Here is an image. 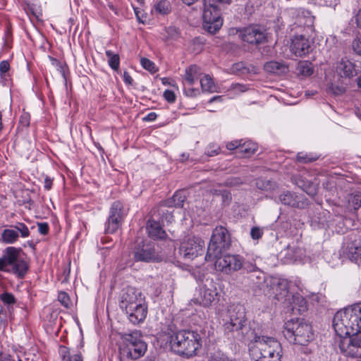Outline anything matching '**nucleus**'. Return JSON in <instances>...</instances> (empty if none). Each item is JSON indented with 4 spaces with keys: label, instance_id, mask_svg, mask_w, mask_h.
I'll list each match as a JSON object with an SVG mask.
<instances>
[{
    "label": "nucleus",
    "instance_id": "1",
    "mask_svg": "<svg viewBox=\"0 0 361 361\" xmlns=\"http://www.w3.org/2000/svg\"><path fill=\"white\" fill-rule=\"evenodd\" d=\"M333 326L337 336L361 334V303H356L338 311Z\"/></svg>",
    "mask_w": 361,
    "mask_h": 361
},
{
    "label": "nucleus",
    "instance_id": "2",
    "mask_svg": "<svg viewBox=\"0 0 361 361\" xmlns=\"http://www.w3.org/2000/svg\"><path fill=\"white\" fill-rule=\"evenodd\" d=\"M250 355L254 361H281L282 347L274 337L258 336L250 348Z\"/></svg>",
    "mask_w": 361,
    "mask_h": 361
},
{
    "label": "nucleus",
    "instance_id": "3",
    "mask_svg": "<svg viewBox=\"0 0 361 361\" xmlns=\"http://www.w3.org/2000/svg\"><path fill=\"white\" fill-rule=\"evenodd\" d=\"M201 341V336L197 331L182 330L171 336L170 343L176 353L189 358L197 355L202 346Z\"/></svg>",
    "mask_w": 361,
    "mask_h": 361
},
{
    "label": "nucleus",
    "instance_id": "4",
    "mask_svg": "<svg viewBox=\"0 0 361 361\" xmlns=\"http://www.w3.org/2000/svg\"><path fill=\"white\" fill-rule=\"evenodd\" d=\"M283 335L295 344L306 345L314 338L312 326L303 319H290L285 322Z\"/></svg>",
    "mask_w": 361,
    "mask_h": 361
},
{
    "label": "nucleus",
    "instance_id": "5",
    "mask_svg": "<svg viewBox=\"0 0 361 361\" xmlns=\"http://www.w3.org/2000/svg\"><path fill=\"white\" fill-rule=\"evenodd\" d=\"M224 331L228 336L238 340L245 338L251 331L242 306H235L229 311V320L224 324Z\"/></svg>",
    "mask_w": 361,
    "mask_h": 361
},
{
    "label": "nucleus",
    "instance_id": "6",
    "mask_svg": "<svg viewBox=\"0 0 361 361\" xmlns=\"http://www.w3.org/2000/svg\"><path fill=\"white\" fill-rule=\"evenodd\" d=\"M231 0H204L202 15L203 27L209 33H215L223 25L220 15L219 4H229Z\"/></svg>",
    "mask_w": 361,
    "mask_h": 361
},
{
    "label": "nucleus",
    "instance_id": "7",
    "mask_svg": "<svg viewBox=\"0 0 361 361\" xmlns=\"http://www.w3.org/2000/svg\"><path fill=\"white\" fill-rule=\"evenodd\" d=\"M231 245L230 235L223 226H217L213 231L205 256L206 261H213Z\"/></svg>",
    "mask_w": 361,
    "mask_h": 361
},
{
    "label": "nucleus",
    "instance_id": "8",
    "mask_svg": "<svg viewBox=\"0 0 361 361\" xmlns=\"http://www.w3.org/2000/svg\"><path fill=\"white\" fill-rule=\"evenodd\" d=\"M123 338L124 345L120 349L122 357L137 360L144 355L147 350V344L142 340L139 331L126 334Z\"/></svg>",
    "mask_w": 361,
    "mask_h": 361
},
{
    "label": "nucleus",
    "instance_id": "9",
    "mask_svg": "<svg viewBox=\"0 0 361 361\" xmlns=\"http://www.w3.org/2000/svg\"><path fill=\"white\" fill-rule=\"evenodd\" d=\"M219 293L216 284L211 278H207L200 286L198 290V296L192 300V301L202 307H208L214 302L218 300Z\"/></svg>",
    "mask_w": 361,
    "mask_h": 361
},
{
    "label": "nucleus",
    "instance_id": "10",
    "mask_svg": "<svg viewBox=\"0 0 361 361\" xmlns=\"http://www.w3.org/2000/svg\"><path fill=\"white\" fill-rule=\"evenodd\" d=\"M336 343L341 353L344 355L351 357L361 356V334L337 336Z\"/></svg>",
    "mask_w": 361,
    "mask_h": 361
},
{
    "label": "nucleus",
    "instance_id": "11",
    "mask_svg": "<svg viewBox=\"0 0 361 361\" xmlns=\"http://www.w3.org/2000/svg\"><path fill=\"white\" fill-rule=\"evenodd\" d=\"M204 242L200 238L188 237L180 243L179 252L184 259L192 260L204 253Z\"/></svg>",
    "mask_w": 361,
    "mask_h": 361
},
{
    "label": "nucleus",
    "instance_id": "12",
    "mask_svg": "<svg viewBox=\"0 0 361 361\" xmlns=\"http://www.w3.org/2000/svg\"><path fill=\"white\" fill-rule=\"evenodd\" d=\"M215 269L226 274H231L243 267V257L239 255H226L215 259Z\"/></svg>",
    "mask_w": 361,
    "mask_h": 361
},
{
    "label": "nucleus",
    "instance_id": "13",
    "mask_svg": "<svg viewBox=\"0 0 361 361\" xmlns=\"http://www.w3.org/2000/svg\"><path fill=\"white\" fill-rule=\"evenodd\" d=\"M30 234L29 228L24 223L17 222L2 231L1 240L5 244H14L18 240L20 236L26 238L30 236Z\"/></svg>",
    "mask_w": 361,
    "mask_h": 361
},
{
    "label": "nucleus",
    "instance_id": "14",
    "mask_svg": "<svg viewBox=\"0 0 361 361\" xmlns=\"http://www.w3.org/2000/svg\"><path fill=\"white\" fill-rule=\"evenodd\" d=\"M290 50L296 56L302 57L311 51V42L305 33L295 34L291 38Z\"/></svg>",
    "mask_w": 361,
    "mask_h": 361
},
{
    "label": "nucleus",
    "instance_id": "15",
    "mask_svg": "<svg viewBox=\"0 0 361 361\" xmlns=\"http://www.w3.org/2000/svg\"><path fill=\"white\" fill-rule=\"evenodd\" d=\"M145 298L140 290L128 287L121 294L119 305L123 310L126 311L139 302H143Z\"/></svg>",
    "mask_w": 361,
    "mask_h": 361
},
{
    "label": "nucleus",
    "instance_id": "16",
    "mask_svg": "<svg viewBox=\"0 0 361 361\" xmlns=\"http://www.w3.org/2000/svg\"><path fill=\"white\" fill-rule=\"evenodd\" d=\"M239 37L245 42L259 44L266 41L265 33L258 27L250 26L239 31Z\"/></svg>",
    "mask_w": 361,
    "mask_h": 361
},
{
    "label": "nucleus",
    "instance_id": "17",
    "mask_svg": "<svg viewBox=\"0 0 361 361\" xmlns=\"http://www.w3.org/2000/svg\"><path fill=\"white\" fill-rule=\"evenodd\" d=\"M134 259L137 262H151L158 261L159 257L153 245L146 244L135 250Z\"/></svg>",
    "mask_w": 361,
    "mask_h": 361
},
{
    "label": "nucleus",
    "instance_id": "18",
    "mask_svg": "<svg viewBox=\"0 0 361 361\" xmlns=\"http://www.w3.org/2000/svg\"><path fill=\"white\" fill-rule=\"evenodd\" d=\"M125 312L131 323L138 324L143 322L147 317V305L145 300H144L143 302H139Z\"/></svg>",
    "mask_w": 361,
    "mask_h": 361
},
{
    "label": "nucleus",
    "instance_id": "19",
    "mask_svg": "<svg viewBox=\"0 0 361 361\" xmlns=\"http://www.w3.org/2000/svg\"><path fill=\"white\" fill-rule=\"evenodd\" d=\"M285 258L287 262L305 263L310 260L305 248L298 246L291 247L290 245L287 247Z\"/></svg>",
    "mask_w": 361,
    "mask_h": 361
},
{
    "label": "nucleus",
    "instance_id": "20",
    "mask_svg": "<svg viewBox=\"0 0 361 361\" xmlns=\"http://www.w3.org/2000/svg\"><path fill=\"white\" fill-rule=\"evenodd\" d=\"M343 252L351 260L361 259V239H354L345 243Z\"/></svg>",
    "mask_w": 361,
    "mask_h": 361
},
{
    "label": "nucleus",
    "instance_id": "21",
    "mask_svg": "<svg viewBox=\"0 0 361 361\" xmlns=\"http://www.w3.org/2000/svg\"><path fill=\"white\" fill-rule=\"evenodd\" d=\"M336 72L341 78H352L356 75L354 64L348 59H342L336 66Z\"/></svg>",
    "mask_w": 361,
    "mask_h": 361
},
{
    "label": "nucleus",
    "instance_id": "22",
    "mask_svg": "<svg viewBox=\"0 0 361 361\" xmlns=\"http://www.w3.org/2000/svg\"><path fill=\"white\" fill-rule=\"evenodd\" d=\"M147 231L149 236L154 239H164L166 236L159 223L152 219L148 221Z\"/></svg>",
    "mask_w": 361,
    "mask_h": 361
},
{
    "label": "nucleus",
    "instance_id": "23",
    "mask_svg": "<svg viewBox=\"0 0 361 361\" xmlns=\"http://www.w3.org/2000/svg\"><path fill=\"white\" fill-rule=\"evenodd\" d=\"M264 68L267 72L281 75L288 71V66L283 63L271 61L264 64Z\"/></svg>",
    "mask_w": 361,
    "mask_h": 361
},
{
    "label": "nucleus",
    "instance_id": "24",
    "mask_svg": "<svg viewBox=\"0 0 361 361\" xmlns=\"http://www.w3.org/2000/svg\"><path fill=\"white\" fill-rule=\"evenodd\" d=\"M201 75V68L196 65H192L185 70V80L189 85H192Z\"/></svg>",
    "mask_w": 361,
    "mask_h": 361
},
{
    "label": "nucleus",
    "instance_id": "25",
    "mask_svg": "<svg viewBox=\"0 0 361 361\" xmlns=\"http://www.w3.org/2000/svg\"><path fill=\"white\" fill-rule=\"evenodd\" d=\"M257 150V145L252 141L240 142L238 155L243 157H250Z\"/></svg>",
    "mask_w": 361,
    "mask_h": 361
},
{
    "label": "nucleus",
    "instance_id": "26",
    "mask_svg": "<svg viewBox=\"0 0 361 361\" xmlns=\"http://www.w3.org/2000/svg\"><path fill=\"white\" fill-rule=\"evenodd\" d=\"M20 251V248L15 247H8L5 249L2 257L8 266H12L18 259Z\"/></svg>",
    "mask_w": 361,
    "mask_h": 361
},
{
    "label": "nucleus",
    "instance_id": "27",
    "mask_svg": "<svg viewBox=\"0 0 361 361\" xmlns=\"http://www.w3.org/2000/svg\"><path fill=\"white\" fill-rule=\"evenodd\" d=\"M270 286L273 290V293L276 296H279L287 293V281L284 279L274 278L270 281Z\"/></svg>",
    "mask_w": 361,
    "mask_h": 361
},
{
    "label": "nucleus",
    "instance_id": "28",
    "mask_svg": "<svg viewBox=\"0 0 361 361\" xmlns=\"http://www.w3.org/2000/svg\"><path fill=\"white\" fill-rule=\"evenodd\" d=\"M314 72V68L308 61H300L296 67V74L298 76L306 78L310 76Z\"/></svg>",
    "mask_w": 361,
    "mask_h": 361
},
{
    "label": "nucleus",
    "instance_id": "29",
    "mask_svg": "<svg viewBox=\"0 0 361 361\" xmlns=\"http://www.w3.org/2000/svg\"><path fill=\"white\" fill-rule=\"evenodd\" d=\"M186 197L183 191L176 192L171 199L168 200L166 205L168 207H182Z\"/></svg>",
    "mask_w": 361,
    "mask_h": 361
},
{
    "label": "nucleus",
    "instance_id": "30",
    "mask_svg": "<svg viewBox=\"0 0 361 361\" xmlns=\"http://www.w3.org/2000/svg\"><path fill=\"white\" fill-rule=\"evenodd\" d=\"M292 310H297L298 312H304L307 310V301L300 294H295L292 296Z\"/></svg>",
    "mask_w": 361,
    "mask_h": 361
},
{
    "label": "nucleus",
    "instance_id": "31",
    "mask_svg": "<svg viewBox=\"0 0 361 361\" xmlns=\"http://www.w3.org/2000/svg\"><path fill=\"white\" fill-rule=\"evenodd\" d=\"M123 219L109 216L106 223L105 232L107 233H115L121 226Z\"/></svg>",
    "mask_w": 361,
    "mask_h": 361
},
{
    "label": "nucleus",
    "instance_id": "32",
    "mask_svg": "<svg viewBox=\"0 0 361 361\" xmlns=\"http://www.w3.org/2000/svg\"><path fill=\"white\" fill-rule=\"evenodd\" d=\"M200 85L203 91L214 92L216 91V87L212 78L209 75H204L200 78Z\"/></svg>",
    "mask_w": 361,
    "mask_h": 361
},
{
    "label": "nucleus",
    "instance_id": "33",
    "mask_svg": "<svg viewBox=\"0 0 361 361\" xmlns=\"http://www.w3.org/2000/svg\"><path fill=\"white\" fill-rule=\"evenodd\" d=\"M113 215L116 218L123 219L125 212L123 203L120 201H116L111 204L109 216H113Z\"/></svg>",
    "mask_w": 361,
    "mask_h": 361
},
{
    "label": "nucleus",
    "instance_id": "34",
    "mask_svg": "<svg viewBox=\"0 0 361 361\" xmlns=\"http://www.w3.org/2000/svg\"><path fill=\"white\" fill-rule=\"evenodd\" d=\"M280 201L288 206L296 207L298 206V202L296 200V196L289 191L283 192L279 196Z\"/></svg>",
    "mask_w": 361,
    "mask_h": 361
},
{
    "label": "nucleus",
    "instance_id": "35",
    "mask_svg": "<svg viewBox=\"0 0 361 361\" xmlns=\"http://www.w3.org/2000/svg\"><path fill=\"white\" fill-rule=\"evenodd\" d=\"M313 21L314 18L312 16L305 17L303 16H299L298 17V23H299V27L302 26L304 29L306 30V32L308 31H314Z\"/></svg>",
    "mask_w": 361,
    "mask_h": 361
},
{
    "label": "nucleus",
    "instance_id": "36",
    "mask_svg": "<svg viewBox=\"0 0 361 361\" xmlns=\"http://www.w3.org/2000/svg\"><path fill=\"white\" fill-rule=\"evenodd\" d=\"M105 54L108 57L109 66L115 71L118 70L120 64L119 56L116 54H114L111 50H106Z\"/></svg>",
    "mask_w": 361,
    "mask_h": 361
},
{
    "label": "nucleus",
    "instance_id": "37",
    "mask_svg": "<svg viewBox=\"0 0 361 361\" xmlns=\"http://www.w3.org/2000/svg\"><path fill=\"white\" fill-rule=\"evenodd\" d=\"M12 266L14 272L20 276H23L28 268L27 263L19 259Z\"/></svg>",
    "mask_w": 361,
    "mask_h": 361
},
{
    "label": "nucleus",
    "instance_id": "38",
    "mask_svg": "<svg viewBox=\"0 0 361 361\" xmlns=\"http://www.w3.org/2000/svg\"><path fill=\"white\" fill-rule=\"evenodd\" d=\"M52 65L56 68L60 75L64 80L65 85L67 86L68 80L66 75V63H61L55 59H51Z\"/></svg>",
    "mask_w": 361,
    "mask_h": 361
},
{
    "label": "nucleus",
    "instance_id": "39",
    "mask_svg": "<svg viewBox=\"0 0 361 361\" xmlns=\"http://www.w3.org/2000/svg\"><path fill=\"white\" fill-rule=\"evenodd\" d=\"M171 8L170 3L168 1L162 0L159 1L154 6V11L161 15H166L169 13Z\"/></svg>",
    "mask_w": 361,
    "mask_h": 361
},
{
    "label": "nucleus",
    "instance_id": "40",
    "mask_svg": "<svg viewBox=\"0 0 361 361\" xmlns=\"http://www.w3.org/2000/svg\"><path fill=\"white\" fill-rule=\"evenodd\" d=\"M348 203L355 210L361 207V192H355L351 194L348 198Z\"/></svg>",
    "mask_w": 361,
    "mask_h": 361
},
{
    "label": "nucleus",
    "instance_id": "41",
    "mask_svg": "<svg viewBox=\"0 0 361 361\" xmlns=\"http://www.w3.org/2000/svg\"><path fill=\"white\" fill-rule=\"evenodd\" d=\"M318 157L313 154L299 152L297 155V161L302 164H308L317 160Z\"/></svg>",
    "mask_w": 361,
    "mask_h": 361
},
{
    "label": "nucleus",
    "instance_id": "42",
    "mask_svg": "<svg viewBox=\"0 0 361 361\" xmlns=\"http://www.w3.org/2000/svg\"><path fill=\"white\" fill-rule=\"evenodd\" d=\"M327 92L334 95H341L345 91V88L343 85H337L335 84H330L327 87Z\"/></svg>",
    "mask_w": 361,
    "mask_h": 361
},
{
    "label": "nucleus",
    "instance_id": "43",
    "mask_svg": "<svg viewBox=\"0 0 361 361\" xmlns=\"http://www.w3.org/2000/svg\"><path fill=\"white\" fill-rule=\"evenodd\" d=\"M140 63L143 68L149 71L151 73H155L157 71V68L155 67L154 63L147 58H141Z\"/></svg>",
    "mask_w": 361,
    "mask_h": 361
},
{
    "label": "nucleus",
    "instance_id": "44",
    "mask_svg": "<svg viewBox=\"0 0 361 361\" xmlns=\"http://www.w3.org/2000/svg\"><path fill=\"white\" fill-rule=\"evenodd\" d=\"M220 147L214 143L209 144L205 151V154L209 157H214L219 154L220 152Z\"/></svg>",
    "mask_w": 361,
    "mask_h": 361
},
{
    "label": "nucleus",
    "instance_id": "45",
    "mask_svg": "<svg viewBox=\"0 0 361 361\" xmlns=\"http://www.w3.org/2000/svg\"><path fill=\"white\" fill-rule=\"evenodd\" d=\"M0 300L6 305H12L16 302L14 295L11 293H4L0 295Z\"/></svg>",
    "mask_w": 361,
    "mask_h": 361
},
{
    "label": "nucleus",
    "instance_id": "46",
    "mask_svg": "<svg viewBox=\"0 0 361 361\" xmlns=\"http://www.w3.org/2000/svg\"><path fill=\"white\" fill-rule=\"evenodd\" d=\"M209 361H234L221 353H215L209 358Z\"/></svg>",
    "mask_w": 361,
    "mask_h": 361
},
{
    "label": "nucleus",
    "instance_id": "47",
    "mask_svg": "<svg viewBox=\"0 0 361 361\" xmlns=\"http://www.w3.org/2000/svg\"><path fill=\"white\" fill-rule=\"evenodd\" d=\"M164 97L169 103H173L176 99L175 93L169 90L164 91Z\"/></svg>",
    "mask_w": 361,
    "mask_h": 361
},
{
    "label": "nucleus",
    "instance_id": "48",
    "mask_svg": "<svg viewBox=\"0 0 361 361\" xmlns=\"http://www.w3.org/2000/svg\"><path fill=\"white\" fill-rule=\"evenodd\" d=\"M240 142H242V140H233L226 144V148L228 150L237 149V154H238Z\"/></svg>",
    "mask_w": 361,
    "mask_h": 361
},
{
    "label": "nucleus",
    "instance_id": "49",
    "mask_svg": "<svg viewBox=\"0 0 361 361\" xmlns=\"http://www.w3.org/2000/svg\"><path fill=\"white\" fill-rule=\"evenodd\" d=\"M353 49L358 54L361 56V36L357 37L353 42Z\"/></svg>",
    "mask_w": 361,
    "mask_h": 361
},
{
    "label": "nucleus",
    "instance_id": "50",
    "mask_svg": "<svg viewBox=\"0 0 361 361\" xmlns=\"http://www.w3.org/2000/svg\"><path fill=\"white\" fill-rule=\"evenodd\" d=\"M263 232L258 227H253L251 229L250 235L252 239L258 240L262 236Z\"/></svg>",
    "mask_w": 361,
    "mask_h": 361
},
{
    "label": "nucleus",
    "instance_id": "51",
    "mask_svg": "<svg viewBox=\"0 0 361 361\" xmlns=\"http://www.w3.org/2000/svg\"><path fill=\"white\" fill-rule=\"evenodd\" d=\"M58 300L65 307H68V295L65 291L59 292Z\"/></svg>",
    "mask_w": 361,
    "mask_h": 361
},
{
    "label": "nucleus",
    "instance_id": "52",
    "mask_svg": "<svg viewBox=\"0 0 361 361\" xmlns=\"http://www.w3.org/2000/svg\"><path fill=\"white\" fill-rule=\"evenodd\" d=\"M231 90L235 92H245L247 90V87L242 84H233L231 85Z\"/></svg>",
    "mask_w": 361,
    "mask_h": 361
},
{
    "label": "nucleus",
    "instance_id": "53",
    "mask_svg": "<svg viewBox=\"0 0 361 361\" xmlns=\"http://www.w3.org/2000/svg\"><path fill=\"white\" fill-rule=\"evenodd\" d=\"M243 267L247 272H252L257 270V267L252 262H245L243 261Z\"/></svg>",
    "mask_w": 361,
    "mask_h": 361
},
{
    "label": "nucleus",
    "instance_id": "54",
    "mask_svg": "<svg viewBox=\"0 0 361 361\" xmlns=\"http://www.w3.org/2000/svg\"><path fill=\"white\" fill-rule=\"evenodd\" d=\"M38 231L41 234L46 235L49 231V226L47 223H39Z\"/></svg>",
    "mask_w": 361,
    "mask_h": 361
},
{
    "label": "nucleus",
    "instance_id": "55",
    "mask_svg": "<svg viewBox=\"0 0 361 361\" xmlns=\"http://www.w3.org/2000/svg\"><path fill=\"white\" fill-rule=\"evenodd\" d=\"M10 68L9 63L7 61H2L0 62V73H6Z\"/></svg>",
    "mask_w": 361,
    "mask_h": 361
},
{
    "label": "nucleus",
    "instance_id": "56",
    "mask_svg": "<svg viewBox=\"0 0 361 361\" xmlns=\"http://www.w3.org/2000/svg\"><path fill=\"white\" fill-rule=\"evenodd\" d=\"M185 94L190 97H195L199 94L198 89L190 88L185 89Z\"/></svg>",
    "mask_w": 361,
    "mask_h": 361
},
{
    "label": "nucleus",
    "instance_id": "57",
    "mask_svg": "<svg viewBox=\"0 0 361 361\" xmlns=\"http://www.w3.org/2000/svg\"><path fill=\"white\" fill-rule=\"evenodd\" d=\"M157 117V115L155 112L149 113L145 117L143 118V121H154Z\"/></svg>",
    "mask_w": 361,
    "mask_h": 361
},
{
    "label": "nucleus",
    "instance_id": "58",
    "mask_svg": "<svg viewBox=\"0 0 361 361\" xmlns=\"http://www.w3.org/2000/svg\"><path fill=\"white\" fill-rule=\"evenodd\" d=\"M0 361H15L14 359L7 353H0Z\"/></svg>",
    "mask_w": 361,
    "mask_h": 361
},
{
    "label": "nucleus",
    "instance_id": "59",
    "mask_svg": "<svg viewBox=\"0 0 361 361\" xmlns=\"http://www.w3.org/2000/svg\"><path fill=\"white\" fill-rule=\"evenodd\" d=\"M326 6H335L340 0H320Z\"/></svg>",
    "mask_w": 361,
    "mask_h": 361
},
{
    "label": "nucleus",
    "instance_id": "60",
    "mask_svg": "<svg viewBox=\"0 0 361 361\" xmlns=\"http://www.w3.org/2000/svg\"><path fill=\"white\" fill-rule=\"evenodd\" d=\"M161 82L165 85H171V86H173V87H176L175 82L173 80H171V79H170L169 78H163L161 79Z\"/></svg>",
    "mask_w": 361,
    "mask_h": 361
},
{
    "label": "nucleus",
    "instance_id": "61",
    "mask_svg": "<svg viewBox=\"0 0 361 361\" xmlns=\"http://www.w3.org/2000/svg\"><path fill=\"white\" fill-rule=\"evenodd\" d=\"M123 80L126 84H132L133 79L127 71H124L123 73Z\"/></svg>",
    "mask_w": 361,
    "mask_h": 361
},
{
    "label": "nucleus",
    "instance_id": "62",
    "mask_svg": "<svg viewBox=\"0 0 361 361\" xmlns=\"http://www.w3.org/2000/svg\"><path fill=\"white\" fill-rule=\"evenodd\" d=\"M66 353H67L66 348L65 346H60L59 353H60L61 356L62 357L63 361H68V360L66 359Z\"/></svg>",
    "mask_w": 361,
    "mask_h": 361
},
{
    "label": "nucleus",
    "instance_id": "63",
    "mask_svg": "<svg viewBox=\"0 0 361 361\" xmlns=\"http://www.w3.org/2000/svg\"><path fill=\"white\" fill-rule=\"evenodd\" d=\"M69 361H83L82 354L80 353L74 355L71 359L69 358Z\"/></svg>",
    "mask_w": 361,
    "mask_h": 361
},
{
    "label": "nucleus",
    "instance_id": "64",
    "mask_svg": "<svg viewBox=\"0 0 361 361\" xmlns=\"http://www.w3.org/2000/svg\"><path fill=\"white\" fill-rule=\"evenodd\" d=\"M356 23L359 27L361 28V8L359 10L355 16Z\"/></svg>",
    "mask_w": 361,
    "mask_h": 361
}]
</instances>
